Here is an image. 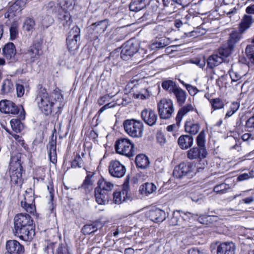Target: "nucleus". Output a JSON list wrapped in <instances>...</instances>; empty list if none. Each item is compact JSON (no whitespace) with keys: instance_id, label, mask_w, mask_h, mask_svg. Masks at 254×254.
Here are the masks:
<instances>
[{"instance_id":"f257e3e1","label":"nucleus","mask_w":254,"mask_h":254,"mask_svg":"<svg viewBox=\"0 0 254 254\" xmlns=\"http://www.w3.org/2000/svg\"><path fill=\"white\" fill-rule=\"evenodd\" d=\"M35 101L38 109L46 116L50 115L56 106L58 108L56 113H60L64 106L63 95L58 88L48 93L45 87L41 86L37 91Z\"/></svg>"},{"instance_id":"f03ea898","label":"nucleus","mask_w":254,"mask_h":254,"mask_svg":"<svg viewBox=\"0 0 254 254\" xmlns=\"http://www.w3.org/2000/svg\"><path fill=\"white\" fill-rule=\"evenodd\" d=\"M33 222L31 217L28 214H17L14 218L13 232L15 235L24 241L31 240L34 235Z\"/></svg>"},{"instance_id":"7ed1b4c3","label":"nucleus","mask_w":254,"mask_h":254,"mask_svg":"<svg viewBox=\"0 0 254 254\" xmlns=\"http://www.w3.org/2000/svg\"><path fill=\"white\" fill-rule=\"evenodd\" d=\"M115 148L117 153L126 156L128 158L135 155L134 144L127 138H120L116 140Z\"/></svg>"},{"instance_id":"20e7f679","label":"nucleus","mask_w":254,"mask_h":254,"mask_svg":"<svg viewBox=\"0 0 254 254\" xmlns=\"http://www.w3.org/2000/svg\"><path fill=\"white\" fill-rule=\"evenodd\" d=\"M126 132L133 137H140L143 131V123L134 119L126 120L123 123Z\"/></svg>"},{"instance_id":"39448f33","label":"nucleus","mask_w":254,"mask_h":254,"mask_svg":"<svg viewBox=\"0 0 254 254\" xmlns=\"http://www.w3.org/2000/svg\"><path fill=\"white\" fill-rule=\"evenodd\" d=\"M66 45L69 51L77 50L80 46V29L74 26L68 32L66 37Z\"/></svg>"},{"instance_id":"423d86ee","label":"nucleus","mask_w":254,"mask_h":254,"mask_svg":"<svg viewBox=\"0 0 254 254\" xmlns=\"http://www.w3.org/2000/svg\"><path fill=\"white\" fill-rule=\"evenodd\" d=\"M158 110L161 119H170L174 111L172 101L169 99H162L158 104Z\"/></svg>"},{"instance_id":"0eeeda50","label":"nucleus","mask_w":254,"mask_h":254,"mask_svg":"<svg viewBox=\"0 0 254 254\" xmlns=\"http://www.w3.org/2000/svg\"><path fill=\"white\" fill-rule=\"evenodd\" d=\"M242 38V32L232 31L229 34L227 42L223 47V57H227L231 53L236 45Z\"/></svg>"},{"instance_id":"6e6552de","label":"nucleus","mask_w":254,"mask_h":254,"mask_svg":"<svg viewBox=\"0 0 254 254\" xmlns=\"http://www.w3.org/2000/svg\"><path fill=\"white\" fill-rule=\"evenodd\" d=\"M42 53L39 44H34L23 54L22 58L27 64H31L40 58Z\"/></svg>"},{"instance_id":"1a4fd4ad","label":"nucleus","mask_w":254,"mask_h":254,"mask_svg":"<svg viewBox=\"0 0 254 254\" xmlns=\"http://www.w3.org/2000/svg\"><path fill=\"white\" fill-rule=\"evenodd\" d=\"M122 48L121 57L123 60L127 61L138 51V46L137 43L129 40L122 45Z\"/></svg>"},{"instance_id":"9d476101","label":"nucleus","mask_w":254,"mask_h":254,"mask_svg":"<svg viewBox=\"0 0 254 254\" xmlns=\"http://www.w3.org/2000/svg\"><path fill=\"white\" fill-rule=\"evenodd\" d=\"M109 171L111 175L115 178L123 177L126 172L124 165L118 160H112L109 166Z\"/></svg>"},{"instance_id":"9b49d317","label":"nucleus","mask_w":254,"mask_h":254,"mask_svg":"<svg viewBox=\"0 0 254 254\" xmlns=\"http://www.w3.org/2000/svg\"><path fill=\"white\" fill-rule=\"evenodd\" d=\"M129 183L126 180L123 185V189L121 191L114 192L113 193V199L115 203H120L130 198L129 193Z\"/></svg>"},{"instance_id":"f8f14e48","label":"nucleus","mask_w":254,"mask_h":254,"mask_svg":"<svg viewBox=\"0 0 254 254\" xmlns=\"http://www.w3.org/2000/svg\"><path fill=\"white\" fill-rule=\"evenodd\" d=\"M0 111L5 114H18L20 108L13 102L7 100L0 101Z\"/></svg>"},{"instance_id":"ddd939ff","label":"nucleus","mask_w":254,"mask_h":254,"mask_svg":"<svg viewBox=\"0 0 254 254\" xmlns=\"http://www.w3.org/2000/svg\"><path fill=\"white\" fill-rule=\"evenodd\" d=\"M141 117L147 125L153 127L156 124L158 115L151 109H145L141 113Z\"/></svg>"},{"instance_id":"4468645a","label":"nucleus","mask_w":254,"mask_h":254,"mask_svg":"<svg viewBox=\"0 0 254 254\" xmlns=\"http://www.w3.org/2000/svg\"><path fill=\"white\" fill-rule=\"evenodd\" d=\"M109 25L108 20L106 19L92 24L90 29L92 30L94 34L93 38L95 40L98 36L103 34Z\"/></svg>"},{"instance_id":"2eb2a0df","label":"nucleus","mask_w":254,"mask_h":254,"mask_svg":"<svg viewBox=\"0 0 254 254\" xmlns=\"http://www.w3.org/2000/svg\"><path fill=\"white\" fill-rule=\"evenodd\" d=\"M6 252L5 254H22L24 247L16 240H9L6 243Z\"/></svg>"},{"instance_id":"dca6fc26","label":"nucleus","mask_w":254,"mask_h":254,"mask_svg":"<svg viewBox=\"0 0 254 254\" xmlns=\"http://www.w3.org/2000/svg\"><path fill=\"white\" fill-rule=\"evenodd\" d=\"M222 63V48L220 47L218 52L209 56L207 60V67L211 69Z\"/></svg>"},{"instance_id":"f3484780","label":"nucleus","mask_w":254,"mask_h":254,"mask_svg":"<svg viewBox=\"0 0 254 254\" xmlns=\"http://www.w3.org/2000/svg\"><path fill=\"white\" fill-rule=\"evenodd\" d=\"M57 17L60 23H61L64 27H68L72 23L71 17L70 13L67 10L63 8H58L57 12Z\"/></svg>"},{"instance_id":"a211bd4d","label":"nucleus","mask_w":254,"mask_h":254,"mask_svg":"<svg viewBox=\"0 0 254 254\" xmlns=\"http://www.w3.org/2000/svg\"><path fill=\"white\" fill-rule=\"evenodd\" d=\"M207 151L205 148L193 147L188 151L187 156L191 160L202 159L206 157Z\"/></svg>"},{"instance_id":"6ab92c4d","label":"nucleus","mask_w":254,"mask_h":254,"mask_svg":"<svg viewBox=\"0 0 254 254\" xmlns=\"http://www.w3.org/2000/svg\"><path fill=\"white\" fill-rule=\"evenodd\" d=\"M148 216L151 221L156 223L162 222L166 219L165 211L158 208L150 210Z\"/></svg>"},{"instance_id":"aec40b11","label":"nucleus","mask_w":254,"mask_h":254,"mask_svg":"<svg viewBox=\"0 0 254 254\" xmlns=\"http://www.w3.org/2000/svg\"><path fill=\"white\" fill-rule=\"evenodd\" d=\"M94 195L96 201L99 204H105L109 201L111 196L110 193H108L98 187L95 189Z\"/></svg>"},{"instance_id":"412c9836","label":"nucleus","mask_w":254,"mask_h":254,"mask_svg":"<svg viewBox=\"0 0 254 254\" xmlns=\"http://www.w3.org/2000/svg\"><path fill=\"white\" fill-rule=\"evenodd\" d=\"M20 107L21 108V112L19 116V118L12 119L10 121L11 128L16 132H20L23 128V125L21 122V120L25 119V111L22 106Z\"/></svg>"},{"instance_id":"4be33fe9","label":"nucleus","mask_w":254,"mask_h":254,"mask_svg":"<svg viewBox=\"0 0 254 254\" xmlns=\"http://www.w3.org/2000/svg\"><path fill=\"white\" fill-rule=\"evenodd\" d=\"M193 138L189 135H182L178 139V143L182 149H187L191 147L193 144Z\"/></svg>"},{"instance_id":"5701e85b","label":"nucleus","mask_w":254,"mask_h":254,"mask_svg":"<svg viewBox=\"0 0 254 254\" xmlns=\"http://www.w3.org/2000/svg\"><path fill=\"white\" fill-rule=\"evenodd\" d=\"M52 137L51 140L49 141L48 148L49 149L48 155L50 161L53 164H55L57 161V152H56V137L55 139H53Z\"/></svg>"},{"instance_id":"b1692460","label":"nucleus","mask_w":254,"mask_h":254,"mask_svg":"<svg viewBox=\"0 0 254 254\" xmlns=\"http://www.w3.org/2000/svg\"><path fill=\"white\" fill-rule=\"evenodd\" d=\"M182 214H184L185 215H189V217H193L194 216V214L190 212H187L186 213H184L181 210L175 211L173 212V216L169 220L170 225L176 226L179 225L180 218H183L182 216Z\"/></svg>"},{"instance_id":"393cba45","label":"nucleus","mask_w":254,"mask_h":254,"mask_svg":"<svg viewBox=\"0 0 254 254\" xmlns=\"http://www.w3.org/2000/svg\"><path fill=\"white\" fill-rule=\"evenodd\" d=\"M100 222L94 221L91 223L85 224L81 229V232L84 235H90L95 232L101 227Z\"/></svg>"},{"instance_id":"a878e982","label":"nucleus","mask_w":254,"mask_h":254,"mask_svg":"<svg viewBox=\"0 0 254 254\" xmlns=\"http://www.w3.org/2000/svg\"><path fill=\"white\" fill-rule=\"evenodd\" d=\"M16 52L15 45L12 42H9L5 44L2 49L3 55L7 59H11L14 58Z\"/></svg>"},{"instance_id":"bb28decb","label":"nucleus","mask_w":254,"mask_h":254,"mask_svg":"<svg viewBox=\"0 0 254 254\" xmlns=\"http://www.w3.org/2000/svg\"><path fill=\"white\" fill-rule=\"evenodd\" d=\"M135 164L137 168L145 169L149 165L148 158L144 154L137 155L135 157Z\"/></svg>"},{"instance_id":"cd10ccee","label":"nucleus","mask_w":254,"mask_h":254,"mask_svg":"<svg viewBox=\"0 0 254 254\" xmlns=\"http://www.w3.org/2000/svg\"><path fill=\"white\" fill-rule=\"evenodd\" d=\"M157 189L156 186L152 183H146L141 186L140 191L142 194L148 195L155 192Z\"/></svg>"},{"instance_id":"c85d7f7f","label":"nucleus","mask_w":254,"mask_h":254,"mask_svg":"<svg viewBox=\"0 0 254 254\" xmlns=\"http://www.w3.org/2000/svg\"><path fill=\"white\" fill-rule=\"evenodd\" d=\"M185 128L186 132L190 134L195 135L198 133L200 126L198 124L194 123L190 121L186 122Z\"/></svg>"},{"instance_id":"c756f323","label":"nucleus","mask_w":254,"mask_h":254,"mask_svg":"<svg viewBox=\"0 0 254 254\" xmlns=\"http://www.w3.org/2000/svg\"><path fill=\"white\" fill-rule=\"evenodd\" d=\"M177 103L180 106H182L185 102L187 98V93L180 87H178L173 93Z\"/></svg>"},{"instance_id":"7c9ffc66","label":"nucleus","mask_w":254,"mask_h":254,"mask_svg":"<svg viewBox=\"0 0 254 254\" xmlns=\"http://www.w3.org/2000/svg\"><path fill=\"white\" fill-rule=\"evenodd\" d=\"M193 110V107L191 104H187V105L181 108L178 111L176 120V123L178 126L180 125L181 121L183 117L189 112Z\"/></svg>"},{"instance_id":"2f4dec72","label":"nucleus","mask_w":254,"mask_h":254,"mask_svg":"<svg viewBox=\"0 0 254 254\" xmlns=\"http://www.w3.org/2000/svg\"><path fill=\"white\" fill-rule=\"evenodd\" d=\"M114 186V185L113 183L105 179L99 180L98 182L97 187L110 194Z\"/></svg>"},{"instance_id":"473e14b6","label":"nucleus","mask_w":254,"mask_h":254,"mask_svg":"<svg viewBox=\"0 0 254 254\" xmlns=\"http://www.w3.org/2000/svg\"><path fill=\"white\" fill-rule=\"evenodd\" d=\"M146 6L145 0H131L129 8L132 11H138Z\"/></svg>"},{"instance_id":"72a5a7b5","label":"nucleus","mask_w":254,"mask_h":254,"mask_svg":"<svg viewBox=\"0 0 254 254\" xmlns=\"http://www.w3.org/2000/svg\"><path fill=\"white\" fill-rule=\"evenodd\" d=\"M162 87L169 93H173L179 86L174 81L171 80H166L162 82Z\"/></svg>"},{"instance_id":"f704fd0d","label":"nucleus","mask_w":254,"mask_h":254,"mask_svg":"<svg viewBox=\"0 0 254 254\" xmlns=\"http://www.w3.org/2000/svg\"><path fill=\"white\" fill-rule=\"evenodd\" d=\"M253 22V19L252 16L245 15L240 25V31L243 33L251 26Z\"/></svg>"},{"instance_id":"c9c22d12","label":"nucleus","mask_w":254,"mask_h":254,"mask_svg":"<svg viewBox=\"0 0 254 254\" xmlns=\"http://www.w3.org/2000/svg\"><path fill=\"white\" fill-rule=\"evenodd\" d=\"M226 106L228 108L225 119H227L231 117L239 109L240 103L237 102H232L230 104L227 103Z\"/></svg>"},{"instance_id":"e433bc0d","label":"nucleus","mask_w":254,"mask_h":254,"mask_svg":"<svg viewBox=\"0 0 254 254\" xmlns=\"http://www.w3.org/2000/svg\"><path fill=\"white\" fill-rule=\"evenodd\" d=\"M181 170L185 176L191 177L193 176V165L190 163H182L180 164Z\"/></svg>"},{"instance_id":"4c0bfd02","label":"nucleus","mask_w":254,"mask_h":254,"mask_svg":"<svg viewBox=\"0 0 254 254\" xmlns=\"http://www.w3.org/2000/svg\"><path fill=\"white\" fill-rule=\"evenodd\" d=\"M13 89L14 86L10 80L5 79L3 81L0 90L1 94H7L12 91Z\"/></svg>"},{"instance_id":"58836bf2","label":"nucleus","mask_w":254,"mask_h":254,"mask_svg":"<svg viewBox=\"0 0 254 254\" xmlns=\"http://www.w3.org/2000/svg\"><path fill=\"white\" fill-rule=\"evenodd\" d=\"M34 192L31 189H29L28 190H26L25 195L24 196V200L22 201L21 205L32 204L35 202V198L34 197Z\"/></svg>"},{"instance_id":"ea45409f","label":"nucleus","mask_w":254,"mask_h":254,"mask_svg":"<svg viewBox=\"0 0 254 254\" xmlns=\"http://www.w3.org/2000/svg\"><path fill=\"white\" fill-rule=\"evenodd\" d=\"M236 246L235 244L231 242H223V254H235Z\"/></svg>"},{"instance_id":"a19ab883","label":"nucleus","mask_w":254,"mask_h":254,"mask_svg":"<svg viewBox=\"0 0 254 254\" xmlns=\"http://www.w3.org/2000/svg\"><path fill=\"white\" fill-rule=\"evenodd\" d=\"M167 45H168V43L166 39H158L151 45V48L153 50H156L162 49Z\"/></svg>"},{"instance_id":"79ce46f5","label":"nucleus","mask_w":254,"mask_h":254,"mask_svg":"<svg viewBox=\"0 0 254 254\" xmlns=\"http://www.w3.org/2000/svg\"><path fill=\"white\" fill-rule=\"evenodd\" d=\"M211 252L216 254H222V244L218 241L212 243L210 245Z\"/></svg>"},{"instance_id":"37998d69","label":"nucleus","mask_w":254,"mask_h":254,"mask_svg":"<svg viewBox=\"0 0 254 254\" xmlns=\"http://www.w3.org/2000/svg\"><path fill=\"white\" fill-rule=\"evenodd\" d=\"M247 46L245 52L250 60L251 63L254 64V43Z\"/></svg>"},{"instance_id":"c03bdc74","label":"nucleus","mask_w":254,"mask_h":254,"mask_svg":"<svg viewBox=\"0 0 254 254\" xmlns=\"http://www.w3.org/2000/svg\"><path fill=\"white\" fill-rule=\"evenodd\" d=\"M93 174H92V175L88 174L86 176V177L82 185V188H84L85 190H89L92 189V186L93 184V182L91 180V178L93 176Z\"/></svg>"},{"instance_id":"a18cd8bd","label":"nucleus","mask_w":254,"mask_h":254,"mask_svg":"<svg viewBox=\"0 0 254 254\" xmlns=\"http://www.w3.org/2000/svg\"><path fill=\"white\" fill-rule=\"evenodd\" d=\"M196 143L199 148H205V133L204 130H202L196 137Z\"/></svg>"},{"instance_id":"49530a36","label":"nucleus","mask_w":254,"mask_h":254,"mask_svg":"<svg viewBox=\"0 0 254 254\" xmlns=\"http://www.w3.org/2000/svg\"><path fill=\"white\" fill-rule=\"evenodd\" d=\"M83 160L79 154H77L71 162L72 168H81L83 166Z\"/></svg>"},{"instance_id":"de8ad7c7","label":"nucleus","mask_w":254,"mask_h":254,"mask_svg":"<svg viewBox=\"0 0 254 254\" xmlns=\"http://www.w3.org/2000/svg\"><path fill=\"white\" fill-rule=\"evenodd\" d=\"M74 1V0H59L60 6H58V7L63 8L66 10V9L72 6Z\"/></svg>"},{"instance_id":"09e8293b","label":"nucleus","mask_w":254,"mask_h":254,"mask_svg":"<svg viewBox=\"0 0 254 254\" xmlns=\"http://www.w3.org/2000/svg\"><path fill=\"white\" fill-rule=\"evenodd\" d=\"M35 26V21L33 18H27L23 25V28L26 31H29L32 30Z\"/></svg>"},{"instance_id":"8fccbe9b","label":"nucleus","mask_w":254,"mask_h":254,"mask_svg":"<svg viewBox=\"0 0 254 254\" xmlns=\"http://www.w3.org/2000/svg\"><path fill=\"white\" fill-rule=\"evenodd\" d=\"M21 176V174L20 172L18 174L16 172L11 176V181L17 186H21L22 184Z\"/></svg>"},{"instance_id":"3c124183","label":"nucleus","mask_w":254,"mask_h":254,"mask_svg":"<svg viewBox=\"0 0 254 254\" xmlns=\"http://www.w3.org/2000/svg\"><path fill=\"white\" fill-rule=\"evenodd\" d=\"M180 164L176 166L174 169L173 175L174 177L178 179H181L183 177H185L184 174L183 173Z\"/></svg>"},{"instance_id":"603ef678","label":"nucleus","mask_w":254,"mask_h":254,"mask_svg":"<svg viewBox=\"0 0 254 254\" xmlns=\"http://www.w3.org/2000/svg\"><path fill=\"white\" fill-rule=\"evenodd\" d=\"M56 254H70V253L66 245L61 244L58 248Z\"/></svg>"},{"instance_id":"864d4df0","label":"nucleus","mask_w":254,"mask_h":254,"mask_svg":"<svg viewBox=\"0 0 254 254\" xmlns=\"http://www.w3.org/2000/svg\"><path fill=\"white\" fill-rule=\"evenodd\" d=\"M211 104L214 110L222 108V102L219 98L212 99Z\"/></svg>"},{"instance_id":"5fc2aeb1","label":"nucleus","mask_w":254,"mask_h":254,"mask_svg":"<svg viewBox=\"0 0 254 254\" xmlns=\"http://www.w3.org/2000/svg\"><path fill=\"white\" fill-rule=\"evenodd\" d=\"M10 39L11 40H15L18 35V32L17 27L14 25H12L10 29Z\"/></svg>"},{"instance_id":"6e6d98bb","label":"nucleus","mask_w":254,"mask_h":254,"mask_svg":"<svg viewBox=\"0 0 254 254\" xmlns=\"http://www.w3.org/2000/svg\"><path fill=\"white\" fill-rule=\"evenodd\" d=\"M115 95H110L109 94H107L103 96H102L98 100L97 103L100 106H102V105H104L106 101H108L110 99H111Z\"/></svg>"},{"instance_id":"4d7b16f0","label":"nucleus","mask_w":254,"mask_h":254,"mask_svg":"<svg viewBox=\"0 0 254 254\" xmlns=\"http://www.w3.org/2000/svg\"><path fill=\"white\" fill-rule=\"evenodd\" d=\"M190 63L195 64L200 68H203L205 65V60L204 58H203L202 60L196 58L195 59L191 60Z\"/></svg>"},{"instance_id":"13d9d810","label":"nucleus","mask_w":254,"mask_h":254,"mask_svg":"<svg viewBox=\"0 0 254 254\" xmlns=\"http://www.w3.org/2000/svg\"><path fill=\"white\" fill-rule=\"evenodd\" d=\"M16 89L17 96L18 97H21L22 96H23L25 92L24 86L19 83H16Z\"/></svg>"},{"instance_id":"bf43d9fd","label":"nucleus","mask_w":254,"mask_h":254,"mask_svg":"<svg viewBox=\"0 0 254 254\" xmlns=\"http://www.w3.org/2000/svg\"><path fill=\"white\" fill-rule=\"evenodd\" d=\"M182 83L185 86L190 95H195L198 92V90L196 87L190 84H185L183 82Z\"/></svg>"},{"instance_id":"052dcab7","label":"nucleus","mask_w":254,"mask_h":254,"mask_svg":"<svg viewBox=\"0 0 254 254\" xmlns=\"http://www.w3.org/2000/svg\"><path fill=\"white\" fill-rule=\"evenodd\" d=\"M246 127L249 131L254 128V116H253L246 121Z\"/></svg>"},{"instance_id":"680f3d73","label":"nucleus","mask_w":254,"mask_h":254,"mask_svg":"<svg viewBox=\"0 0 254 254\" xmlns=\"http://www.w3.org/2000/svg\"><path fill=\"white\" fill-rule=\"evenodd\" d=\"M115 106H116V104L115 103H114V104H112V103H107L99 109V110L98 112V114L99 115H100L106 109H109L111 108H113V107H115Z\"/></svg>"},{"instance_id":"e2e57ef3","label":"nucleus","mask_w":254,"mask_h":254,"mask_svg":"<svg viewBox=\"0 0 254 254\" xmlns=\"http://www.w3.org/2000/svg\"><path fill=\"white\" fill-rule=\"evenodd\" d=\"M188 254H207L203 250H200L196 248H191L188 251Z\"/></svg>"},{"instance_id":"0e129e2a","label":"nucleus","mask_w":254,"mask_h":254,"mask_svg":"<svg viewBox=\"0 0 254 254\" xmlns=\"http://www.w3.org/2000/svg\"><path fill=\"white\" fill-rule=\"evenodd\" d=\"M21 0H17L10 7V10L12 11L21 10L20 4Z\"/></svg>"},{"instance_id":"69168bd1","label":"nucleus","mask_w":254,"mask_h":254,"mask_svg":"<svg viewBox=\"0 0 254 254\" xmlns=\"http://www.w3.org/2000/svg\"><path fill=\"white\" fill-rule=\"evenodd\" d=\"M22 207L24 208L27 212L29 213H33L35 210V207L34 203L32 204L21 205Z\"/></svg>"},{"instance_id":"338daca9","label":"nucleus","mask_w":254,"mask_h":254,"mask_svg":"<svg viewBox=\"0 0 254 254\" xmlns=\"http://www.w3.org/2000/svg\"><path fill=\"white\" fill-rule=\"evenodd\" d=\"M222 123V121L221 120H219L215 125L212 126V127H211V129L214 131L220 132L221 131L219 128L220 127Z\"/></svg>"},{"instance_id":"774afa93","label":"nucleus","mask_w":254,"mask_h":254,"mask_svg":"<svg viewBox=\"0 0 254 254\" xmlns=\"http://www.w3.org/2000/svg\"><path fill=\"white\" fill-rule=\"evenodd\" d=\"M209 216H200L198 218V221L201 224H207V222L209 221L210 219Z\"/></svg>"}]
</instances>
